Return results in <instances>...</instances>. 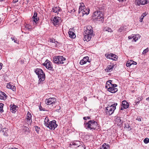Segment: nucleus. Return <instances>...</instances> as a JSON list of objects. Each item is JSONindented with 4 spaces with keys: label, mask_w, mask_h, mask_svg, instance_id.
Here are the masks:
<instances>
[{
    "label": "nucleus",
    "mask_w": 149,
    "mask_h": 149,
    "mask_svg": "<svg viewBox=\"0 0 149 149\" xmlns=\"http://www.w3.org/2000/svg\"><path fill=\"white\" fill-rule=\"evenodd\" d=\"M52 11L57 13L58 15V12L62 11V9L59 7H56L52 8Z\"/></svg>",
    "instance_id": "18"
},
{
    "label": "nucleus",
    "mask_w": 149,
    "mask_h": 149,
    "mask_svg": "<svg viewBox=\"0 0 149 149\" xmlns=\"http://www.w3.org/2000/svg\"><path fill=\"white\" fill-rule=\"evenodd\" d=\"M146 100L148 101H149V97H148V98H147L146 99Z\"/></svg>",
    "instance_id": "60"
},
{
    "label": "nucleus",
    "mask_w": 149,
    "mask_h": 149,
    "mask_svg": "<svg viewBox=\"0 0 149 149\" xmlns=\"http://www.w3.org/2000/svg\"><path fill=\"white\" fill-rule=\"evenodd\" d=\"M80 5L79 7V13H80L81 12L85 9V6L83 3H80Z\"/></svg>",
    "instance_id": "20"
},
{
    "label": "nucleus",
    "mask_w": 149,
    "mask_h": 149,
    "mask_svg": "<svg viewBox=\"0 0 149 149\" xmlns=\"http://www.w3.org/2000/svg\"><path fill=\"white\" fill-rule=\"evenodd\" d=\"M73 10H74L73 12H75V10L73 9Z\"/></svg>",
    "instance_id": "63"
},
{
    "label": "nucleus",
    "mask_w": 149,
    "mask_h": 149,
    "mask_svg": "<svg viewBox=\"0 0 149 149\" xmlns=\"http://www.w3.org/2000/svg\"><path fill=\"white\" fill-rule=\"evenodd\" d=\"M148 2L147 0H135V3L136 5L140 6V5H144Z\"/></svg>",
    "instance_id": "9"
},
{
    "label": "nucleus",
    "mask_w": 149,
    "mask_h": 149,
    "mask_svg": "<svg viewBox=\"0 0 149 149\" xmlns=\"http://www.w3.org/2000/svg\"><path fill=\"white\" fill-rule=\"evenodd\" d=\"M124 29L123 27H121L118 29V31L121 32Z\"/></svg>",
    "instance_id": "47"
},
{
    "label": "nucleus",
    "mask_w": 149,
    "mask_h": 149,
    "mask_svg": "<svg viewBox=\"0 0 149 149\" xmlns=\"http://www.w3.org/2000/svg\"><path fill=\"white\" fill-rule=\"evenodd\" d=\"M134 61H131L130 62H131V63H132V64H133Z\"/></svg>",
    "instance_id": "61"
},
{
    "label": "nucleus",
    "mask_w": 149,
    "mask_h": 149,
    "mask_svg": "<svg viewBox=\"0 0 149 149\" xmlns=\"http://www.w3.org/2000/svg\"><path fill=\"white\" fill-rule=\"evenodd\" d=\"M61 20V18L58 17H55L52 20V22L54 25H58L59 24Z\"/></svg>",
    "instance_id": "11"
},
{
    "label": "nucleus",
    "mask_w": 149,
    "mask_h": 149,
    "mask_svg": "<svg viewBox=\"0 0 149 149\" xmlns=\"http://www.w3.org/2000/svg\"><path fill=\"white\" fill-rule=\"evenodd\" d=\"M147 14V13L146 12H145L142 14L141 16H143L144 17L146 16Z\"/></svg>",
    "instance_id": "50"
},
{
    "label": "nucleus",
    "mask_w": 149,
    "mask_h": 149,
    "mask_svg": "<svg viewBox=\"0 0 149 149\" xmlns=\"http://www.w3.org/2000/svg\"><path fill=\"white\" fill-rule=\"evenodd\" d=\"M3 1V0H0V1Z\"/></svg>",
    "instance_id": "64"
},
{
    "label": "nucleus",
    "mask_w": 149,
    "mask_h": 149,
    "mask_svg": "<svg viewBox=\"0 0 149 149\" xmlns=\"http://www.w3.org/2000/svg\"><path fill=\"white\" fill-rule=\"evenodd\" d=\"M143 141L145 143H147L149 142V139L148 138H146L144 139Z\"/></svg>",
    "instance_id": "32"
},
{
    "label": "nucleus",
    "mask_w": 149,
    "mask_h": 149,
    "mask_svg": "<svg viewBox=\"0 0 149 149\" xmlns=\"http://www.w3.org/2000/svg\"><path fill=\"white\" fill-rule=\"evenodd\" d=\"M2 64L1 63H0V70L2 68Z\"/></svg>",
    "instance_id": "55"
},
{
    "label": "nucleus",
    "mask_w": 149,
    "mask_h": 149,
    "mask_svg": "<svg viewBox=\"0 0 149 149\" xmlns=\"http://www.w3.org/2000/svg\"><path fill=\"white\" fill-rule=\"evenodd\" d=\"M107 84V85H106V86H105V87L107 88L108 89V88L109 87H110V84Z\"/></svg>",
    "instance_id": "53"
},
{
    "label": "nucleus",
    "mask_w": 149,
    "mask_h": 149,
    "mask_svg": "<svg viewBox=\"0 0 149 149\" xmlns=\"http://www.w3.org/2000/svg\"><path fill=\"white\" fill-rule=\"evenodd\" d=\"M89 9H85L83 10L81 12L82 14V16H83L84 15L86 14V15H88L89 13Z\"/></svg>",
    "instance_id": "23"
},
{
    "label": "nucleus",
    "mask_w": 149,
    "mask_h": 149,
    "mask_svg": "<svg viewBox=\"0 0 149 149\" xmlns=\"http://www.w3.org/2000/svg\"><path fill=\"white\" fill-rule=\"evenodd\" d=\"M34 127H35L36 131L37 132L38 134L40 130V127L37 126H35Z\"/></svg>",
    "instance_id": "31"
},
{
    "label": "nucleus",
    "mask_w": 149,
    "mask_h": 149,
    "mask_svg": "<svg viewBox=\"0 0 149 149\" xmlns=\"http://www.w3.org/2000/svg\"><path fill=\"white\" fill-rule=\"evenodd\" d=\"M56 123V121L54 120L50 121L49 124H46V127L51 130H54L57 126V125Z\"/></svg>",
    "instance_id": "6"
},
{
    "label": "nucleus",
    "mask_w": 149,
    "mask_h": 149,
    "mask_svg": "<svg viewBox=\"0 0 149 149\" xmlns=\"http://www.w3.org/2000/svg\"><path fill=\"white\" fill-rule=\"evenodd\" d=\"M118 120H119V122L120 123H122V121H121L120 118L119 119H118Z\"/></svg>",
    "instance_id": "58"
},
{
    "label": "nucleus",
    "mask_w": 149,
    "mask_h": 149,
    "mask_svg": "<svg viewBox=\"0 0 149 149\" xmlns=\"http://www.w3.org/2000/svg\"><path fill=\"white\" fill-rule=\"evenodd\" d=\"M121 106L122 107L120 108V110H123L124 109H127L128 108L129 104L126 101L124 100L122 102Z\"/></svg>",
    "instance_id": "15"
},
{
    "label": "nucleus",
    "mask_w": 149,
    "mask_h": 149,
    "mask_svg": "<svg viewBox=\"0 0 149 149\" xmlns=\"http://www.w3.org/2000/svg\"><path fill=\"white\" fill-rule=\"evenodd\" d=\"M86 128L93 131V130H98L100 129V127L97 122L94 120H90L87 123H84Z\"/></svg>",
    "instance_id": "1"
},
{
    "label": "nucleus",
    "mask_w": 149,
    "mask_h": 149,
    "mask_svg": "<svg viewBox=\"0 0 149 149\" xmlns=\"http://www.w3.org/2000/svg\"><path fill=\"white\" fill-rule=\"evenodd\" d=\"M11 88H10V89H12L13 91H15L16 90V87L14 86L11 85Z\"/></svg>",
    "instance_id": "37"
},
{
    "label": "nucleus",
    "mask_w": 149,
    "mask_h": 149,
    "mask_svg": "<svg viewBox=\"0 0 149 149\" xmlns=\"http://www.w3.org/2000/svg\"><path fill=\"white\" fill-rule=\"evenodd\" d=\"M1 95L2 96H3V97H6L7 98V96L5 94V93L4 92H1Z\"/></svg>",
    "instance_id": "42"
},
{
    "label": "nucleus",
    "mask_w": 149,
    "mask_h": 149,
    "mask_svg": "<svg viewBox=\"0 0 149 149\" xmlns=\"http://www.w3.org/2000/svg\"><path fill=\"white\" fill-rule=\"evenodd\" d=\"M91 118L90 117L87 116V117H84L83 118V119L84 120H86L87 119H90Z\"/></svg>",
    "instance_id": "48"
},
{
    "label": "nucleus",
    "mask_w": 149,
    "mask_h": 149,
    "mask_svg": "<svg viewBox=\"0 0 149 149\" xmlns=\"http://www.w3.org/2000/svg\"><path fill=\"white\" fill-rule=\"evenodd\" d=\"M56 102V100L55 98L51 97L46 99V103L48 105L54 104Z\"/></svg>",
    "instance_id": "8"
},
{
    "label": "nucleus",
    "mask_w": 149,
    "mask_h": 149,
    "mask_svg": "<svg viewBox=\"0 0 149 149\" xmlns=\"http://www.w3.org/2000/svg\"><path fill=\"white\" fill-rule=\"evenodd\" d=\"M68 34L69 37L71 38H74L76 37L75 33L72 31H69Z\"/></svg>",
    "instance_id": "25"
},
{
    "label": "nucleus",
    "mask_w": 149,
    "mask_h": 149,
    "mask_svg": "<svg viewBox=\"0 0 149 149\" xmlns=\"http://www.w3.org/2000/svg\"><path fill=\"white\" fill-rule=\"evenodd\" d=\"M107 90L108 91L112 93H114L118 91V89L117 88L109 87L108 89H107Z\"/></svg>",
    "instance_id": "21"
},
{
    "label": "nucleus",
    "mask_w": 149,
    "mask_h": 149,
    "mask_svg": "<svg viewBox=\"0 0 149 149\" xmlns=\"http://www.w3.org/2000/svg\"><path fill=\"white\" fill-rule=\"evenodd\" d=\"M7 98L6 97L2 96L1 94H0V99L1 100H5Z\"/></svg>",
    "instance_id": "35"
},
{
    "label": "nucleus",
    "mask_w": 149,
    "mask_h": 149,
    "mask_svg": "<svg viewBox=\"0 0 149 149\" xmlns=\"http://www.w3.org/2000/svg\"><path fill=\"white\" fill-rule=\"evenodd\" d=\"M117 105V103H114L110 107H107L106 108V112L107 115H111L113 113L114 110L116 109V106Z\"/></svg>",
    "instance_id": "5"
},
{
    "label": "nucleus",
    "mask_w": 149,
    "mask_h": 149,
    "mask_svg": "<svg viewBox=\"0 0 149 149\" xmlns=\"http://www.w3.org/2000/svg\"><path fill=\"white\" fill-rule=\"evenodd\" d=\"M66 58L62 56L54 57L53 61L54 63L57 64H64L66 61Z\"/></svg>",
    "instance_id": "4"
},
{
    "label": "nucleus",
    "mask_w": 149,
    "mask_h": 149,
    "mask_svg": "<svg viewBox=\"0 0 149 149\" xmlns=\"http://www.w3.org/2000/svg\"><path fill=\"white\" fill-rule=\"evenodd\" d=\"M142 97L140 96L137 97L135 100L134 105H137L142 100Z\"/></svg>",
    "instance_id": "22"
},
{
    "label": "nucleus",
    "mask_w": 149,
    "mask_h": 149,
    "mask_svg": "<svg viewBox=\"0 0 149 149\" xmlns=\"http://www.w3.org/2000/svg\"><path fill=\"white\" fill-rule=\"evenodd\" d=\"M105 56H106L107 58L111 59L114 60H116L117 59V56L116 55L112 53H110L107 55L105 54Z\"/></svg>",
    "instance_id": "10"
},
{
    "label": "nucleus",
    "mask_w": 149,
    "mask_h": 149,
    "mask_svg": "<svg viewBox=\"0 0 149 149\" xmlns=\"http://www.w3.org/2000/svg\"><path fill=\"white\" fill-rule=\"evenodd\" d=\"M32 116L31 113L28 111L26 115V118L27 122L28 124H30L32 122L31 120Z\"/></svg>",
    "instance_id": "13"
},
{
    "label": "nucleus",
    "mask_w": 149,
    "mask_h": 149,
    "mask_svg": "<svg viewBox=\"0 0 149 149\" xmlns=\"http://www.w3.org/2000/svg\"><path fill=\"white\" fill-rule=\"evenodd\" d=\"M50 42H51L54 43L55 42V39H54L53 38H51L50 39Z\"/></svg>",
    "instance_id": "44"
},
{
    "label": "nucleus",
    "mask_w": 149,
    "mask_h": 149,
    "mask_svg": "<svg viewBox=\"0 0 149 149\" xmlns=\"http://www.w3.org/2000/svg\"><path fill=\"white\" fill-rule=\"evenodd\" d=\"M132 64V63H131V62H129V61H127L126 63V65L127 67H130Z\"/></svg>",
    "instance_id": "36"
},
{
    "label": "nucleus",
    "mask_w": 149,
    "mask_h": 149,
    "mask_svg": "<svg viewBox=\"0 0 149 149\" xmlns=\"http://www.w3.org/2000/svg\"><path fill=\"white\" fill-rule=\"evenodd\" d=\"M35 72L38 75L39 79L38 84H39L42 83L45 79V75L43 70L41 69L36 68L35 70Z\"/></svg>",
    "instance_id": "3"
},
{
    "label": "nucleus",
    "mask_w": 149,
    "mask_h": 149,
    "mask_svg": "<svg viewBox=\"0 0 149 149\" xmlns=\"http://www.w3.org/2000/svg\"><path fill=\"white\" fill-rule=\"evenodd\" d=\"M134 63H133V64L136 65V64H137L136 62H134Z\"/></svg>",
    "instance_id": "62"
},
{
    "label": "nucleus",
    "mask_w": 149,
    "mask_h": 149,
    "mask_svg": "<svg viewBox=\"0 0 149 149\" xmlns=\"http://www.w3.org/2000/svg\"><path fill=\"white\" fill-rule=\"evenodd\" d=\"M11 39H12V40L14 41V42L17 43V40L16 38H15L14 37L13 38L12 37L11 38Z\"/></svg>",
    "instance_id": "45"
},
{
    "label": "nucleus",
    "mask_w": 149,
    "mask_h": 149,
    "mask_svg": "<svg viewBox=\"0 0 149 149\" xmlns=\"http://www.w3.org/2000/svg\"><path fill=\"white\" fill-rule=\"evenodd\" d=\"M54 43L55 44V46H56L57 44V43H58V42H57V41H55V42H54Z\"/></svg>",
    "instance_id": "54"
},
{
    "label": "nucleus",
    "mask_w": 149,
    "mask_h": 149,
    "mask_svg": "<svg viewBox=\"0 0 149 149\" xmlns=\"http://www.w3.org/2000/svg\"><path fill=\"white\" fill-rule=\"evenodd\" d=\"M13 1L14 3H16L18 1V0H13Z\"/></svg>",
    "instance_id": "56"
},
{
    "label": "nucleus",
    "mask_w": 149,
    "mask_h": 149,
    "mask_svg": "<svg viewBox=\"0 0 149 149\" xmlns=\"http://www.w3.org/2000/svg\"><path fill=\"white\" fill-rule=\"evenodd\" d=\"M109 145L108 144L104 143L102 145V147L100 149H109Z\"/></svg>",
    "instance_id": "24"
},
{
    "label": "nucleus",
    "mask_w": 149,
    "mask_h": 149,
    "mask_svg": "<svg viewBox=\"0 0 149 149\" xmlns=\"http://www.w3.org/2000/svg\"><path fill=\"white\" fill-rule=\"evenodd\" d=\"M88 58L89 57L88 56H86L83 58V59H84L85 61L86 62V63L87 62H90V61H89Z\"/></svg>",
    "instance_id": "33"
},
{
    "label": "nucleus",
    "mask_w": 149,
    "mask_h": 149,
    "mask_svg": "<svg viewBox=\"0 0 149 149\" xmlns=\"http://www.w3.org/2000/svg\"><path fill=\"white\" fill-rule=\"evenodd\" d=\"M86 63V62L85 61L84 59H83L81 60L80 62V64L81 65H83Z\"/></svg>",
    "instance_id": "30"
},
{
    "label": "nucleus",
    "mask_w": 149,
    "mask_h": 149,
    "mask_svg": "<svg viewBox=\"0 0 149 149\" xmlns=\"http://www.w3.org/2000/svg\"><path fill=\"white\" fill-rule=\"evenodd\" d=\"M17 107L14 104H11L10 105V110L13 113H15L17 110Z\"/></svg>",
    "instance_id": "16"
},
{
    "label": "nucleus",
    "mask_w": 149,
    "mask_h": 149,
    "mask_svg": "<svg viewBox=\"0 0 149 149\" xmlns=\"http://www.w3.org/2000/svg\"><path fill=\"white\" fill-rule=\"evenodd\" d=\"M72 144H73V145H76L77 146V145H76V143H75V142H73V143H72Z\"/></svg>",
    "instance_id": "59"
},
{
    "label": "nucleus",
    "mask_w": 149,
    "mask_h": 149,
    "mask_svg": "<svg viewBox=\"0 0 149 149\" xmlns=\"http://www.w3.org/2000/svg\"><path fill=\"white\" fill-rule=\"evenodd\" d=\"M111 87H113L114 88H115V87H116L117 86V85L115 84H111Z\"/></svg>",
    "instance_id": "46"
},
{
    "label": "nucleus",
    "mask_w": 149,
    "mask_h": 149,
    "mask_svg": "<svg viewBox=\"0 0 149 149\" xmlns=\"http://www.w3.org/2000/svg\"><path fill=\"white\" fill-rule=\"evenodd\" d=\"M3 104L2 103H0V112L1 113L3 112Z\"/></svg>",
    "instance_id": "28"
},
{
    "label": "nucleus",
    "mask_w": 149,
    "mask_h": 149,
    "mask_svg": "<svg viewBox=\"0 0 149 149\" xmlns=\"http://www.w3.org/2000/svg\"><path fill=\"white\" fill-rule=\"evenodd\" d=\"M140 36L139 34H136L133 35V40L136 42L138 40V38H140Z\"/></svg>",
    "instance_id": "26"
},
{
    "label": "nucleus",
    "mask_w": 149,
    "mask_h": 149,
    "mask_svg": "<svg viewBox=\"0 0 149 149\" xmlns=\"http://www.w3.org/2000/svg\"><path fill=\"white\" fill-rule=\"evenodd\" d=\"M148 49H146L144 50L143 51V54H146L147 52H148Z\"/></svg>",
    "instance_id": "43"
},
{
    "label": "nucleus",
    "mask_w": 149,
    "mask_h": 149,
    "mask_svg": "<svg viewBox=\"0 0 149 149\" xmlns=\"http://www.w3.org/2000/svg\"><path fill=\"white\" fill-rule=\"evenodd\" d=\"M39 108L40 110V111H42V110L44 111V110H43V109H42V107L41 106V105L39 106Z\"/></svg>",
    "instance_id": "52"
},
{
    "label": "nucleus",
    "mask_w": 149,
    "mask_h": 149,
    "mask_svg": "<svg viewBox=\"0 0 149 149\" xmlns=\"http://www.w3.org/2000/svg\"><path fill=\"white\" fill-rule=\"evenodd\" d=\"M49 121V119L48 118H46L45 119L44 121V124L46 126V124H49V123H48Z\"/></svg>",
    "instance_id": "29"
},
{
    "label": "nucleus",
    "mask_w": 149,
    "mask_h": 149,
    "mask_svg": "<svg viewBox=\"0 0 149 149\" xmlns=\"http://www.w3.org/2000/svg\"><path fill=\"white\" fill-rule=\"evenodd\" d=\"M112 81L111 80H109L107 82V84H110L111 85V84H111Z\"/></svg>",
    "instance_id": "49"
},
{
    "label": "nucleus",
    "mask_w": 149,
    "mask_h": 149,
    "mask_svg": "<svg viewBox=\"0 0 149 149\" xmlns=\"http://www.w3.org/2000/svg\"><path fill=\"white\" fill-rule=\"evenodd\" d=\"M43 66H45L46 68L50 70H52L53 69V66L52 63L48 59H47L42 64Z\"/></svg>",
    "instance_id": "7"
},
{
    "label": "nucleus",
    "mask_w": 149,
    "mask_h": 149,
    "mask_svg": "<svg viewBox=\"0 0 149 149\" xmlns=\"http://www.w3.org/2000/svg\"><path fill=\"white\" fill-rule=\"evenodd\" d=\"M0 132H2L3 133H4L3 134L6 136H8L10 133V131L8 129H2L1 130Z\"/></svg>",
    "instance_id": "19"
},
{
    "label": "nucleus",
    "mask_w": 149,
    "mask_h": 149,
    "mask_svg": "<svg viewBox=\"0 0 149 149\" xmlns=\"http://www.w3.org/2000/svg\"><path fill=\"white\" fill-rule=\"evenodd\" d=\"M128 38L129 39H132V38L133 39V36H128Z\"/></svg>",
    "instance_id": "51"
},
{
    "label": "nucleus",
    "mask_w": 149,
    "mask_h": 149,
    "mask_svg": "<svg viewBox=\"0 0 149 149\" xmlns=\"http://www.w3.org/2000/svg\"><path fill=\"white\" fill-rule=\"evenodd\" d=\"M142 118V117L139 116L136 119V120L139 121H141V119Z\"/></svg>",
    "instance_id": "41"
},
{
    "label": "nucleus",
    "mask_w": 149,
    "mask_h": 149,
    "mask_svg": "<svg viewBox=\"0 0 149 149\" xmlns=\"http://www.w3.org/2000/svg\"><path fill=\"white\" fill-rule=\"evenodd\" d=\"M99 10H97L94 12L92 16L93 18L96 19L97 21H100L102 23L104 21L103 10H102V7L99 8Z\"/></svg>",
    "instance_id": "2"
},
{
    "label": "nucleus",
    "mask_w": 149,
    "mask_h": 149,
    "mask_svg": "<svg viewBox=\"0 0 149 149\" xmlns=\"http://www.w3.org/2000/svg\"><path fill=\"white\" fill-rule=\"evenodd\" d=\"M105 29L106 30L108 31L109 32H111L112 31V29L109 27H105Z\"/></svg>",
    "instance_id": "34"
},
{
    "label": "nucleus",
    "mask_w": 149,
    "mask_h": 149,
    "mask_svg": "<svg viewBox=\"0 0 149 149\" xmlns=\"http://www.w3.org/2000/svg\"><path fill=\"white\" fill-rule=\"evenodd\" d=\"M84 99L85 101H86V100H87V97H84Z\"/></svg>",
    "instance_id": "57"
},
{
    "label": "nucleus",
    "mask_w": 149,
    "mask_h": 149,
    "mask_svg": "<svg viewBox=\"0 0 149 149\" xmlns=\"http://www.w3.org/2000/svg\"><path fill=\"white\" fill-rule=\"evenodd\" d=\"M11 85L10 84L8 83L7 84L6 87L7 88H11Z\"/></svg>",
    "instance_id": "40"
},
{
    "label": "nucleus",
    "mask_w": 149,
    "mask_h": 149,
    "mask_svg": "<svg viewBox=\"0 0 149 149\" xmlns=\"http://www.w3.org/2000/svg\"><path fill=\"white\" fill-rule=\"evenodd\" d=\"M113 68V65H108L107 67L106 70L108 72H110L112 70Z\"/></svg>",
    "instance_id": "27"
},
{
    "label": "nucleus",
    "mask_w": 149,
    "mask_h": 149,
    "mask_svg": "<svg viewBox=\"0 0 149 149\" xmlns=\"http://www.w3.org/2000/svg\"><path fill=\"white\" fill-rule=\"evenodd\" d=\"M37 13L36 12H35L34 13V15L32 17V19H33V24L34 26H35L37 22L39 19V18L38 17H37Z\"/></svg>",
    "instance_id": "12"
},
{
    "label": "nucleus",
    "mask_w": 149,
    "mask_h": 149,
    "mask_svg": "<svg viewBox=\"0 0 149 149\" xmlns=\"http://www.w3.org/2000/svg\"><path fill=\"white\" fill-rule=\"evenodd\" d=\"M93 31L92 29V27L90 26H88L86 28V30L85 32V34H93Z\"/></svg>",
    "instance_id": "14"
},
{
    "label": "nucleus",
    "mask_w": 149,
    "mask_h": 149,
    "mask_svg": "<svg viewBox=\"0 0 149 149\" xmlns=\"http://www.w3.org/2000/svg\"><path fill=\"white\" fill-rule=\"evenodd\" d=\"M93 36V34H87L85 33L84 36V40H86L87 41H90Z\"/></svg>",
    "instance_id": "17"
},
{
    "label": "nucleus",
    "mask_w": 149,
    "mask_h": 149,
    "mask_svg": "<svg viewBox=\"0 0 149 149\" xmlns=\"http://www.w3.org/2000/svg\"><path fill=\"white\" fill-rule=\"evenodd\" d=\"M130 127V126L129 125L128 123H125V128H129Z\"/></svg>",
    "instance_id": "38"
},
{
    "label": "nucleus",
    "mask_w": 149,
    "mask_h": 149,
    "mask_svg": "<svg viewBox=\"0 0 149 149\" xmlns=\"http://www.w3.org/2000/svg\"><path fill=\"white\" fill-rule=\"evenodd\" d=\"M144 18V17L143 16H141L139 18V21L140 22H143V20Z\"/></svg>",
    "instance_id": "39"
}]
</instances>
